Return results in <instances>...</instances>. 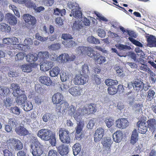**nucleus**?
Returning <instances> with one entry per match:
<instances>
[{"label":"nucleus","mask_w":156,"mask_h":156,"mask_svg":"<svg viewBox=\"0 0 156 156\" xmlns=\"http://www.w3.org/2000/svg\"><path fill=\"white\" fill-rule=\"evenodd\" d=\"M78 50L81 54L86 53L88 56L94 59L98 64H101L106 61V58L104 56L100 55L90 47L79 46L78 48Z\"/></svg>","instance_id":"nucleus-1"},{"label":"nucleus","mask_w":156,"mask_h":156,"mask_svg":"<svg viewBox=\"0 0 156 156\" xmlns=\"http://www.w3.org/2000/svg\"><path fill=\"white\" fill-rule=\"evenodd\" d=\"M30 147L34 156H40L43 152V146L41 144L37 138L33 135L30 136Z\"/></svg>","instance_id":"nucleus-2"},{"label":"nucleus","mask_w":156,"mask_h":156,"mask_svg":"<svg viewBox=\"0 0 156 156\" xmlns=\"http://www.w3.org/2000/svg\"><path fill=\"white\" fill-rule=\"evenodd\" d=\"M59 139L64 144H70L71 139L70 134L67 129L63 128H60L58 131Z\"/></svg>","instance_id":"nucleus-3"},{"label":"nucleus","mask_w":156,"mask_h":156,"mask_svg":"<svg viewBox=\"0 0 156 156\" xmlns=\"http://www.w3.org/2000/svg\"><path fill=\"white\" fill-rule=\"evenodd\" d=\"M113 141L111 137L106 136L103 138L101 144L103 145L104 154L106 155L111 154V146Z\"/></svg>","instance_id":"nucleus-4"},{"label":"nucleus","mask_w":156,"mask_h":156,"mask_svg":"<svg viewBox=\"0 0 156 156\" xmlns=\"http://www.w3.org/2000/svg\"><path fill=\"white\" fill-rule=\"evenodd\" d=\"M10 92V89L8 87L0 86V96L3 98L7 97L4 102V104L6 107H9L12 104L11 98H7L9 95Z\"/></svg>","instance_id":"nucleus-5"},{"label":"nucleus","mask_w":156,"mask_h":156,"mask_svg":"<svg viewBox=\"0 0 156 156\" xmlns=\"http://www.w3.org/2000/svg\"><path fill=\"white\" fill-rule=\"evenodd\" d=\"M81 108H80L76 110L75 106L71 105L69 106L66 113H68L69 115L73 116L75 120L78 121L80 119H81Z\"/></svg>","instance_id":"nucleus-6"},{"label":"nucleus","mask_w":156,"mask_h":156,"mask_svg":"<svg viewBox=\"0 0 156 156\" xmlns=\"http://www.w3.org/2000/svg\"><path fill=\"white\" fill-rule=\"evenodd\" d=\"M81 110L82 117L85 115H88L92 114L97 110L96 105L93 103L87 104L83 108H81Z\"/></svg>","instance_id":"nucleus-7"},{"label":"nucleus","mask_w":156,"mask_h":156,"mask_svg":"<svg viewBox=\"0 0 156 156\" xmlns=\"http://www.w3.org/2000/svg\"><path fill=\"white\" fill-rule=\"evenodd\" d=\"M76 121L77 123V126L75 128V138L76 140H80L83 137V135L81 133L84 126V123L82 119Z\"/></svg>","instance_id":"nucleus-8"},{"label":"nucleus","mask_w":156,"mask_h":156,"mask_svg":"<svg viewBox=\"0 0 156 156\" xmlns=\"http://www.w3.org/2000/svg\"><path fill=\"white\" fill-rule=\"evenodd\" d=\"M53 132L50 130L47 129H42L39 130L37 133V136L42 140L48 141L50 135Z\"/></svg>","instance_id":"nucleus-9"},{"label":"nucleus","mask_w":156,"mask_h":156,"mask_svg":"<svg viewBox=\"0 0 156 156\" xmlns=\"http://www.w3.org/2000/svg\"><path fill=\"white\" fill-rule=\"evenodd\" d=\"M89 77L87 75L79 74L76 75L74 79V83L77 85H83L88 81Z\"/></svg>","instance_id":"nucleus-10"},{"label":"nucleus","mask_w":156,"mask_h":156,"mask_svg":"<svg viewBox=\"0 0 156 156\" xmlns=\"http://www.w3.org/2000/svg\"><path fill=\"white\" fill-rule=\"evenodd\" d=\"M8 144L13 146V148L17 151L20 150L23 148V145L21 142L18 139L14 138L10 139L7 141Z\"/></svg>","instance_id":"nucleus-11"},{"label":"nucleus","mask_w":156,"mask_h":156,"mask_svg":"<svg viewBox=\"0 0 156 156\" xmlns=\"http://www.w3.org/2000/svg\"><path fill=\"white\" fill-rule=\"evenodd\" d=\"M69 107L68 103L66 101H63L59 104L56 106L55 110L58 112H62L63 114L66 113Z\"/></svg>","instance_id":"nucleus-12"},{"label":"nucleus","mask_w":156,"mask_h":156,"mask_svg":"<svg viewBox=\"0 0 156 156\" xmlns=\"http://www.w3.org/2000/svg\"><path fill=\"white\" fill-rule=\"evenodd\" d=\"M64 97L63 95L59 92H57L53 95L52 98V101L54 104L58 105L62 101H63Z\"/></svg>","instance_id":"nucleus-13"},{"label":"nucleus","mask_w":156,"mask_h":156,"mask_svg":"<svg viewBox=\"0 0 156 156\" xmlns=\"http://www.w3.org/2000/svg\"><path fill=\"white\" fill-rule=\"evenodd\" d=\"M144 121L140 120L137 122L136 125L138 128V130L140 133L144 134L147 130V126L146 125L145 120L144 119Z\"/></svg>","instance_id":"nucleus-14"},{"label":"nucleus","mask_w":156,"mask_h":156,"mask_svg":"<svg viewBox=\"0 0 156 156\" xmlns=\"http://www.w3.org/2000/svg\"><path fill=\"white\" fill-rule=\"evenodd\" d=\"M132 85L134 90L137 92L141 91L144 88V83L138 79L133 81Z\"/></svg>","instance_id":"nucleus-15"},{"label":"nucleus","mask_w":156,"mask_h":156,"mask_svg":"<svg viewBox=\"0 0 156 156\" xmlns=\"http://www.w3.org/2000/svg\"><path fill=\"white\" fill-rule=\"evenodd\" d=\"M116 126L119 129H125L129 125V122L127 119L121 118L119 119L115 122Z\"/></svg>","instance_id":"nucleus-16"},{"label":"nucleus","mask_w":156,"mask_h":156,"mask_svg":"<svg viewBox=\"0 0 156 156\" xmlns=\"http://www.w3.org/2000/svg\"><path fill=\"white\" fill-rule=\"evenodd\" d=\"M145 37L147 45L150 47H156V38L152 35L146 34Z\"/></svg>","instance_id":"nucleus-17"},{"label":"nucleus","mask_w":156,"mask_h":156,"mask_svg":"<svg viewBox=\"0 0 156 156\" xmlns=\"http://www.w3.org/2000/svg\"><path fill=\"white\" fill-rule=\"evenodd\" d=\"M104 130L101 127L98 128L96 130L94 135V140L95 142H99L103 136Z\"/></svg>","instance_id":"nucleus-18"},{"label":"nucleus","mask_w":156,"mask_h":156,"mask_svg":"<svg viewBox=\"0 0 156 156\" xmlns=\"http://www.w3.org/2000/svg\"><path fill=\"white\" fill-rule=\"evenodd\" d=\"M147 126L149 131L153 133L156 130V119L151 118L146 122Z\"/></svg>","instance_id":"nucleus-19"},{"label":"nucleus","mask_w":156,"mask_h":156,"mask_svg":"<svg viewBox=\"0 0 156 156\" xmlns=\"http://www.w3.org/2000/svg\"><path fill=\"white\" fill-rule=\"evenodd\" d=\"M19 43V40L17 38L15 37L10 38H5L3 40V43L6 45H16L17 47V43Z\"/></svg>","instance_id":"nucleus-20"},{"label":"nucleus","mask_w":156,"mask_h":156,"mask_svg":"<svg viewBox=\"0 0 156 156\" xmlns=\"http://www.w3.org/2000/svg\"><path fill=\"white\" fill-rule=\"evenodd\" d=\"M6 20L11 25H15L17 22V19L13 15L10 13H7L5 15Z\"/></svg>","instance_id":"nucleus-21"},{"label":"nucleus","mask_w":156,"mask_h":156,"mask_svg":"<svg viewBox=\"0 0 156 156\" xmlns=\"http://www.w3.org/2000/svg\"><path fill=\"white\" fill-rule=\"evenodd\" d=\"M56 148L58 152L61 156L66 155L69 153L68 147L64 144H62L59 146L56 147Z\"/></svg>","instance_id":"nucleus-22"},{"label":"nucleus","mask_w":156,"mask_h":156,"mask_svg":"<svg viewBox=\"0 0 156 156\" xmlns=\"http://www.w3.org/2000/svg\"><path fill=\"white\" fill-rule=\"evenodd\" d=\"M23 19L26 23L30 25H34L36 22L35 18L28 14L23 15Z\"/></svg>","instance_id":"nucleus-23"},{"label":"nucleus","mask_w":156,"mask_h":156,"mask_svg":"<svg viewBox=\"0 0 156 156\" xmlns=\"http://www.w3.org/2000/svg\"><path fill=\"white\" fill-rule=\"evenodd\" d=\"M82 89L80 87L75 86L69 90V92L73 96H77L81 95Z\"/></svg>","instance_id":"nucleus-24"},{"label":"nucleus","mask_w":156,"mask_h":156,"mask_svg":"<svg viewBox=\"0 0 156 156\" xmlns=\"http://www.w3.org/2000/svg\"><path fill=\"white\" fill-rule=\"evenodd\" d=\"M10 88L13 90L12 94L15 97H16L21 93L22 91L20 89L19 85L16 83H12L11 85Z\"/></svg>","instance_id":"nucleus-25"},{"label":"nucleus","mask_w":156,"mask_h":156,"mask_svg":"<svg viewBox=\"0 0 156 156\" xmlns=\"http://www.w3.org/2000/svg\"><path fill=\"white\" fill-rule=\"evenodd\" d=\"M39 81L41 84L46 86H50L52 83V81L50 78L45 76H41Z\"/></svg>","instance_id":"nucleus-26"},{"label":"nucleus","mask_w":156,"mask_h":156,"mask_svg":"<svg viewBox=\"0 0 156 156\" xmlns=\"http://www.w3.org/2000/svg\"><path fill=\"white\" fill-rule=\"evenodd\" d=\"M24 43L25 45L22 44H17V47L16 48L22 51H24L25 50L24 47H25V46H29L32 45L33 44V41L31 38H27L24 40Z\"/></svg>","instance_id":"nucleus-27"},{"label":"nucleus","mask_w":156,"mask_h":156,"mask_svg":"<svg viewBox=\"0 0 156 156\" xmlns=\"http://www.w3.org/2000/svg\"><path fill=\"white\" fill-rule=\"evenodd\" d=\"M53 62L51 61H46L40 65L41 70L45 71H48L53 66Z\"/></svg>","instance_id":"nucleus-28"},{"label":"nucleus","mask_w":156,"mask_h":156,"mask_svg":"<svg viewBox=\"0 0 156 156\" xmlns=\"http://www.w3.org/2000/svg\"><path fill=\"white\" fill-rule=\"evenodd\" d=\"M15 131L17 134L20 136H25L29 133L28 131L22 126L16 127L15 129Z\"/></svg>","instance_id":"nucleus-29"},{"label":"nucleus","mask_w":156,"mask_h":156,"mask_svg":"<svg viewBox=\"0 0 156 156\" xmlns=\"http://www.w3.org/2000/svg\"><path fill=\"white\" fill-rule=\"evenodd\" d=\"M113 138L114 141L116 143H119L123 138V133L120 130H117L113 135Z\"/></svg>","instance_id":"nucleus-30"},{"label":"nucleus","mask_w":156,"mask_h":156,"mask_svg":"<svg viewBox=\"0 0 156 156\" xmlns=\"http://www.w3.org/2000/svg\"><path fill=\"white\" fill-rule=\"evenodd\" d=\"M16 99V102L18 104L20 105L24 104L27 99L26 95L24 94H22V93L17 96Z\"/></svg>","instance_id":"nucleus-31"},{"label":"nucleus","mask_w":156,"mask_h":156,"mask_svg":"<svg viewBox=\"0 0 156 156\" xmlns=\"http://www.w3.org/2000/svg\"><path fill=\"white\" fill-rule=\"evenodd\" d=\"M138 134L137 130L135 129L132 132L131 137L130 143L132 145H134L138 140Z\"/></svg>","instance_id":"nucleus-32"},{"label":"nucleus","mask_w":156,"mask_h":156,"mask_svg":"<svg viewBox=\"0 0 156 156\" xmlns=\"http://www.w3.org/2000/svg\"><path fill=\"white\" fill-rule=\"evenodd\" d=\"M9 124L12 127H15L18 124V118L13 116L9 119Z\"/></svg>","instance_id":"nucleus-33"},{"label":"nucleus","mask_w":156,"mask_h":156,"mask_svg":"<svg viewBox=\"0 0 156 156\" xmlns=\"http://www.w3.org/2000/svg\"><path fill=\"white\" fill-rule=\"evenodd\" d=\"M0 30L5 33H9L11 30V28L5 23H0Z\"/></svg>","instance_id":"nucleus-34"},{"label":"nucleus","mask_w":156,"mask_h":156,"mask_svg":"<svg viewBox=\"0 0 156 156\" xmlns=\"http://www.w3.org/2000/svg\"><path fill=\"white\" fill-rule=\"evenodd\" d=\"M27 61L29 62H35L37 59V56L35 54H33L30 53L27 54L26 56Z\"/></svg>","instance_id":"nucleus-35"},{"label":"nucleus","mask_w":156,"mask_h":156,"mask_svg":"<svg viewBox=\"0 0 156 156\" xmlns=\"http://www.w3.org/2000/svg\"><path fill=\"white\" fill-rule=\"evenodd\" d=\"M48 141H49L50 144L52 147L55 146L56 144V138L55 132H52L50 135Z\"/></svg>","instance_id":"nucleus-36"},{"label":"nucleus","mask_w":156,"mask_h":156,"mask_svg":"<svg viewBox=\"0 0 156 156\" xmlns=\"http://www.w3.org/2000/svg\"><path fill=\"white\" fill-rule=\"evenodd\" d=\"M37 55V57H38L41 60H44L48 59L49 57V54L47 51H40L38 53Z\"/></svg>","instance_id":"nucleus-37"},{"label":"nucleus","mask_w":156,"mask_h":156,"mask_svg":"<svg viewBox=\"0 0 156 156\" xmlns=\"http://www.w3.org/2000/svg\"><path fill=\"white\" fill-rule=\"evenodd\" d=\"M72 149L73 154L76 156L81 151V146L79 143H76L73 146Z\"/></svg>","instance_id":"nucleus-38"},{"label":"nucleus","mask_w":156,"mask_h":156,"mask_svg":"<svg viewBox=\"0 0 156 156\" xmlns=\"http://www.w3.org/2000/svg\"><path fill=\"white\" fill-rule=\"evenodd\" d=\"M147 96L146 98L147 101H151L154 98V96L155 94V92L154 90L151 89H150L147 92Z\"/></svg>","instance_id":"nucleus-39"},{"label":"nucleus","mask_w":156,"mask_h":156,"mask_svg":"<svg viewBox=\"0 0 156 156\" xmlns=\"http://www.w3.org/2000/svg\"><path fill=\"white\" fill-rule=\"evenodd\" d=\"M59 68L57 66L54 67L49 72L50 76L52 77L57 76L60 72Z\"/></svg>","instance_id":"nucleus-40"},{"label":"nucleus","mask_w":156,"mask_h":156,"mask_svg":"<svg viewBox=\"0 0 156 156\" xmlns=\"http://www.w3.org/2000/svg\"><path fill=\"white\" fill-rule=\"evenodd\" d=\"M105 83L108 86H113L114 85H117L118 82L116 80H113L111 79H106L105 81Z\"/></svg>","instance_id":"nucleus-41"},{"label":"nucleus","mask_w":156,"mask_h":156,"mask_svg":"<svg viewBox=\"0 0 156 156\" xmlns=\"http://www.w3.org/2000/svg\"><path fill=\"white\" fill-rule=\"evenodd\" d=\"M21 69L24 72L30 73L32 71V67L30 64H24L22 66Z\"/></svg>","instance_id":"nucleus-42"},{"label":"nucleus","mask_w":156,"mask_h":156,"mask_svg":"<svg viewBox=\"0 0 156 156\" xmlns=\"http://www.w3.org/2000/svg\"><path fill=\"white\" fill-rule=\"evenodd\" d=\"M69 57L68 54L62 53L59 56V59L60 62L62 63H64L69 61Z\"/></svg>","instance_id":"nucleus-43"},{"label":"nucleus","mask_w":156,"mask_h":156,"mask_svg":"<svg viewBox=\"0 0 156 156\" xmlns=\"http://www.w3.org/2000/svg\"><path fill=\"white\" fill-rule=\"evenodd\" d=\"M87 40L88 42L92 44H98L100 43L99 40L93 36L88 37L87 38Z\"/></svg>","instance_id":"nucleus-44"},{"label":"nucleus","mask_w":156,"mask_h":156,"mask_svg":"<svg viewBox=\"0 0 156 156\" xmlns=\"http://www.w3.org/2000/svg\"><path fill=\"white\" fill-rule=\"evenodd\" d=\"M66 13V10L65 9L60 10L57 8L54 10V14L56 15L62 16L65 15Z\"/></svg>","instance_id":"nucleus-45"},{"label":"nucleus","mask_w":156,"mask_h":156,"mask_svg":"<svg viewBox=\"0 0 156 156\" xmlns=\"http://www.w3.org/2000/svg\"><path fill=\"white\" fill-rule=\"evenodd\" d=\"M62 43L65 45L66 47L67 48L73 47L76 45V43L72 40L69 41V42L63 41Z\"/></svg>","instance_id":"nucleus-46"},{"label":"nucleus","mask_w":156,"mask_h":156,"mask_svg":"<svg viewBox=\"0 0 156 156\" xmlns=\"http://www.w3.org/2000/svg\"><path fill=\"white\" fill-rule=\"evenodd\" d=\"M105 122L108 128H110L114 124V121L110 117L106 118Z\"/></svg>","instance_id":"nucleus-47"},{"label":"nucleus","mask_w":156,"mask_h":156,"mask_svg":"<svg viewBox=\"0 0 156 156\" xmlns=\"http://www.w3.org/2000/svg\"><path fill=\"white\" fill-rule=\"evenodd\" d=\"M23 108L24 110L26 112L29 111L33 108V105L30 101H27L24 103Z\"/></svg>","instance_id":"nucleus-48"},{"label":"nucleus","mask_w":156,"mask_h":156,"mask_svg":"<svg viewBox=\"0 0 156 156\" xmlns=\"http://www.w3.org/2000/svg\"><path fill=\"white\" fill-rule=\"evenodd\" d=\"M83 26L80 23V22L79 21H75L73 23L72 28L75 30H79Z\"/></svg>","instance_id":"nucleus-49"},{"label":"nucleus","mask_w":156,"mask_h":156,"mask_svg":"<svg viewBox=\"0 0 156 156\" xmlns=\"http://www.w3.org/2000/svg\"><path fill=\"white\" fill-rule=\"evenodd\" d=\"M60 76L62 81L65 82L69 79V76L68 73L65 72H62L60 73Z\"/></svg>","instance_id":"nucleus-50"},{"label":"nucleus","mask_w":156,"mask_h":156,"mask_svg":"<svg viewBox=\"0 0 156 156\" xmlns=\"http://www.w3.org/2000/svg\"><path fill=\"white\" fill-rule=\"evenodd\" d=\"M108 94L111 95H114L117 92V88L114 86L109 87L108 88Z\"/></svg>","instance_id":"nucleus-51"},{"label":"nucleus","mask_w":156,"mask_h":156,"mask_svg":"<svg viewBox=\"0 0 156 156\" xmlns=\"http://www.w3.org/2000/svg\"><path fill=\"white\" fill-rule=\"evenodd\" d=\"M24 4H25V5L27 7L29 8L33 9H35V4L31 0H26Z\"/></svg>","instance_id":"nucleus-52"},{"label":"nucleus","mask_w":156,"mask_h":156,"mask_svg":"<svg viewBox=\"0 0 156 156\" xmlns=\"http://www.w3.org/2000/svg\"><path fill=\"white\" fill-rule=\"evenodd\" d=\"M25 54L23 52H19L15 56V59L16 61L23 60L25 56Z\"/></svg>","instance_id":"nucleus-53"},{"label":"nucleus","mask_w":156,"mask_h":156,"mask_svg":"<svg viewBox=\"0 0 156 156\" xmlns=\"http://www.w3.org/2000/svg\"><path fill=\"white\" fill-rule=\"evenodd\" d=\"M68 5L72 10H79L80 9L78 4L76 2H70L68 4Z\"/></svg>","instance_id":"nucleus-54"},{"label":"nucleus","mask_w":156,"mask_h":156,"mask_svg":"<svg viewBox=\"0 0 156 156\" xmlns=\"http://www.w3.org/2000/svg\"><path fill=\"white\" fill-rule=\"evenodd\" d=\"M88 65L87 64H84L82 67V71L84 75L90 73Z\"/></svg>","instance_id":"nucleus-55"},{"label":"nucleus","mask_w":156,"mask_h":156,"mask_svg":"<svg viewBox=\"0 0 156 156\" xmlns=\"http://www.w3.org/2000/svg\"><path fill=\"white\" fill-rule=\"evenodd\" d=\"M71 13L73 16L76 18H80L82 17L81 12L78 10H72Z\"/></svg>","instance_id":"nucleus-56"},{"label":"nucleus","mask_w":156,"mask_h":156,"mask_svg":"<svg viewBox=\"0 0 156 156\" xmlns=\"http://www.w3.org/2000/svg\"><path fill=\"white\" fill-rule=\"evenodd\" d=\"M129 40L133 44L136 46L142 47H143L142 44L139 41H136L134 38L129 37L128 38Z\"/></svg>","instance_id":"nucleus-57"},{"label":"nucleus","mask_w":156,"mask_h":156,"mask_svg":"<svg viewBox=\"0 0 156 156\" xmlns=\"http://www.w3.org/2000/svg\"><path fill=\"white\" fill-rule=\"evenodd\" d=\"M95 14L98 18L97 19H98L99 21L104 22H108V20L106 18L101 15L100 13H96Z\"/></svg>","instance_id":"nucleus-58"},{"label":"nucleus","mask_w":156,"mask_h":156,"mask_svg":"<svg viewBox=\"0 0 156 156\" xmlns=\"http://www.w3.org/2000/svg\"><path fill=\"white\" fill-rule=\"evenodd\" d=\"M9 7L13 11L14 14L18 17H20V15L17 8L14 5H10L9 6Z\"/></svg>","instance_id":"nucleus-59"},{"label":"nucleus","mask_w":156,"mask_h":156,"mask_svg":"<svg viewBox=\"0 0 156 156\" xmlns=\"http://www.w3.org/2000/svg\"><path fill=\"white\" fill-rule=\"evenodd\" d=\"M116 73L119 76L123 77L124 76L123 73V69L120 67H116L115 68Z\"/></svg>","instance_id":"nucleus-60"},{"label":"nucleus","mask_w":156,"mask_h":156,"mask_svg":"<svg viewBox=\"0 0 156 156\" xmlns=\"http://www.w3.org/2000/svg\"><path fill=\"white\" fill-rule=\"evenodd\" d=\"M50 49L52 50H56L59 49L60 48V44L58 43L52 44L49 47Z\"/></svg>","instance_id":"nucleus-61"},{"label":"nucleus","mask_w":156,"mask_h":156,"mask_svg":"<svg viewBox=\"0 0 156 156\" xmlns=\"http://www.w3.org/2000/svg\"><path fill=\"white\" fill-rule=\"evenodd\" d=\"M36 38L38 40L41 41H45L48 39V37H43L40 35L39 33H37L35 35Z\"/></svg>","instance_id":"nucleus-62"},{"label":"nucleus","mask_w":156,"mask_h":156,"mask_svg":"<svg viewBox=\"0 0 156 156\" xmlns=\"http://www.w3.org/2000/svg\"><path fill=\"white\" fill-rule=\"evenodd\" d=\"M11 109L12 113L18 115L20 113V109L17 106L11 107Z\"/></svg>","instance_id":"nucleus-63"},{"label":"nucleus","mask_w":156,"mask_h":156,"mask_svg":"<svg viewBox=\"0 0 156 156\" xmlns=\"http://www.w3.org/2000/svg\"><path fill=\"white\" fill-rule=\"evenodd\" d=\"M98 35L101 37H104L106 35V33L105 30L101 29H99L98 30Z\"/></svg>","instance_id":"nucleus-64"}]
</instances>
